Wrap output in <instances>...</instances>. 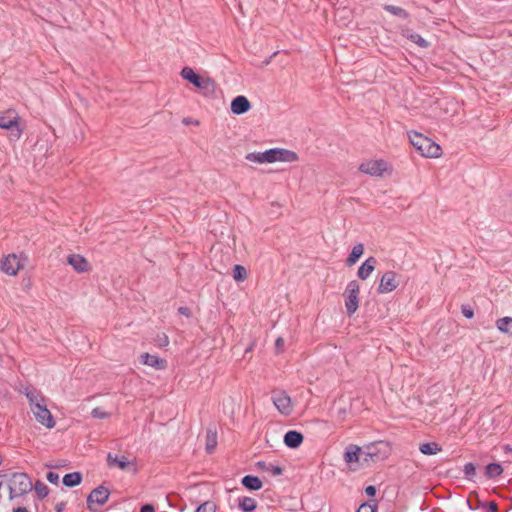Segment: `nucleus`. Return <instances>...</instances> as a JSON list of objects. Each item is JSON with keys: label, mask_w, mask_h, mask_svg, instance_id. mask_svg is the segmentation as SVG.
<instances>
[{"label": "nucleus", "mask_w": 512, "mask_h": 512, "mask_svg": "<svg viewBox=\"0 0 512 512\" xmlns=\"http://www.w3.org/2000/svg\"><path fill=\"white\" fill-rule=\"evenodd\" d=\"M409 140L412 146L424 157L438 158L442 154L439 144L418 132H411Z\"/></svg>", "instance_id": "f257e3e1"}, {"label": "nucleus", "mask_w": 512, "mask_h": 512, "mask_svg": "<svg viewBox=\"0 0 512 512\" xmlns=\"http://www.w3.org/2000/svg\"><path fill=\"white\" fill-rule=\"evenodd\" d=\"M7 485L10 500L23 496L33 489V484L29 476L26 473L21 472L11 474Z\"/></svg>", "instance_id": "f03ea898"}, {"label": "nucleus", "mask_w": 512, "mask_h": 512, "mask_svg": "<svg viewBox=\"0 0 512 512\" xmlns=\"http://www.w3.org/2000/svg\"><path fill=\"white\" fill-rule=\"evenodd\" d=\"M20 117L15 110H8L0 114V128L10 131L11 140H19L23 130L19 126Z\"/></svg>", "instance_id": "7ed1b4c3"}, {"label": "nucleus", "mask_w": 512, "mask_h": 512, "mask_svg": "<svg viewBox=\"0 0 512 512\" xmlns=\"http://www.w3.org/2000/svg\"><path fill=\"white\" fill-rule=\"evenodd\" d=\"M266 163L286 162L292 163L298 160V155L285 148H272L263 152Z\"/></svg>", "instance_id": "20e7f679"}, {"label": "nucleus", "mask_w": 512, "mask_h": 512, "mask_svg": "<svg viewBox=\"0 0 512 512\" xmlns=\"http://www.w3.org/2000/svg\"><path fill=\"white\" fill-rule=\"evenodd\" d=\"M360 286L356 280L348 282L345 289V308L349 316L353 315L359 307Z\"/></svg>", "instance_id": "39448f33"}, {"label": "nucleus", "mask_w": 512, "mask_h": 512, "mask_svg": "<svg viewBox=\"0 0 512 512\" xmlns=\"http://www.w3.org/2000/svg\"><path fill=\"white\" fill-rule=\"evenodd\" d=\"M362 449L364 463L384 460L388 454V446L384 442L371 443Z\"/></svg>", "instance_id": "423d86ee"}, {"label": "nucleus", "mask_w": 512, "mask_h": 512, "mask_svg": "<svg viewBox=\"0 0 512 512\" xmlns=\"http://www.w3.org/2000/svg\"><path fill=\"white\" fill-rule=\"evenodd\" d=\"M181 76L183 79L187 80L188 82L192 83L195 87L204 90V91H210L214 88V81L209 78H203L200 77L198 74L195 73V71L190 67H184L181 70Z\"/></svg>", "instance_id": "0eeeda50"}, {"label": "nucleus", "mask_w": 512, "mask_h": 512, "mask_svg": "<svg viewBox=\"0 0 512 512\" xmlns=\"http://www.w3.org/2000/svg\"><path fill=\"white\" fill-rule=\"evenodd\" d=\"M26 257L22 254H9L1 261V271L9 276H15L25 265Z\"/></svg>", "instance_id": "6e6552de"}, {"label": "nucleus", "mask_w": 512, "mask_h": 512, "mask_svg": "<svg viewBox=\"0 0 512 512\" xmlns=\"http://www.w3.org/2000/svg\"><path fill=\"white\" fill-rule=\"evenodd\" d=\"M110 496V491L104 486H98L87 497V507L90 511H97L98 506L104 505Z\"/></svg>", "instance_id": "1a4fd4ad"}, {"label": "nucleus", "mask_w": 512, "mask_h": 512, "mask_svg": "<svg viewBox=\"0 0 512 512\" xmlns=\"http://www.w3.org/2000/svg\"><path fill=\"white\" fill-rule=\"evenodd\" d=\"M271 400L276 409L285 416H288L293 411L292 401L290 396L283 390H277L272 393Z\"/></svg>", "instance_id": "9d476101"}, {"label": "nucleus", "mask_w": 512, "mask_h": 512, "mask_svg": "<svg viewBox=\"0 0 512 512\" xmlns=\"http://www.w3.org/2000/svg\"><path fill=\"white\" fill-rule=\"evenodd\" d=\"M107 465L110 468L117 467L122 471H132L136 472V464L133 460H129L124 455H117L109 452L107 454Z\"/></svg>", "instance_id": "9b49d317"}, {"label": "nucleus", "mask_w": 512, "mask_h": 512, "mask_svg": "<svg viewBox=\"0 0 512 512\" xmlns=\"http://www.w3.org/2000/svg\"><path fill=\"white\" fill-rule=\"evenodd\" d=\"M35 419L38 423L46 427L47 429H52L55 427L56 422L51 414L50 410L47 407V403H43L31 410Z\"/></svg>", "instance_id": "f8f14e48"}, {"label": "nucleus", "mask_w": 512, "mask_h": 512, "mask_svg": "<svg viewBox=\"0 0 512 512\" xmlns=\"http://www.w3.org/2000/svg\"><path fill=\"white\" fill-rule=\"evenodd\" d=\"M399 286L398 275L394 271H386L380 278L377 292L387 294L394 291Z\"/></svg>", "instance_id": "ddd939ff"}, {"label": "nucleus", "mask_w": 512, "mask_h": 512, "mask_svg": "<svg viewBox=\"0 0 512 512\" xmlns=\"http://www.w3.org/2000/svg\"><path fill=\"white\" fill-rule=\"evenodd\" d=\"M387 162L384 160H369L359 166V170L370 176H382L387 170Z\"/></svg>", "instance_id": "4468645a"}, {"label": "nucleus", "mask_w": 512, "mask_h": 512, "mask_svg": "<svg viewBox=\"0 0 512 512\" xmlns=\"http://www.w3.org/2000/svg\"><path fill=\"white\" fill-rule=\"evenodd\" d=\"M343 457L344 461L354 470L358 467L360 462L364 463L363 449L357 445H349Z\"/></svg>", "instance_id": "2eb2a0df"}, {"label": "nucleus", "mask_w": 512, "mask_h": 512, "mask_svg": "<svg viewBox=\"0 0 512 512\" xmlns=\"http://www.w3.org/2000/svg\"><path fill=\"white\" fill-rule=\"evenodd\" d=\"M27 398L30 410L46 402L44 395L38 389L27 386L21 391Z\"/></svg>", "instance_id": "dca6fc26"}, {"label": "nucleus", "mask_w": 512, "mask_h": 512, "mask_svg": "<svg viewBox=\"0 0 512 512\" xmlns=\"http://www.w3.org/2000/svg\"><path fill=\"white\" fill-rule=\"evenodd\" d=\"M251 108V104L247 97L237 96L231 102V111L233 114L241 115L248 112Z\"/></svg>", "instance_id": "f3484780"}, {"label": "nucleus", "mask_w": 512, "mask_h": 512, "mask_svg": "<svg viewBox=\"0 0 512 512\" xmlns=\"http://www.w3.org/2000/svg\"><path fill=\"white\" fill-rule=\"evenodd\" d=\"M376 266V259L374 257H369L366 259L357 271V276L361 280H366L370 277L372 272L374 271Z\"/></svg>", "instance_id": "a211bd4d"}, {"label": "nucleus", "mask_w": 512, "mask_h": 512, "mask_svg": "<svg viewBox=\"0 0 512 512\" xmlns=\"http://www.w3.org/2000/svg\"><path fill=\"white\" fill-rule=\"evenodd\" d=\"M140 361L144 365H148L159 370L164 369L166 366V361L164 359H161L149 353L141 354Z\"/></svg>", "instance_id": "6ab92c4d"}, {"label": "nucleus", "mask_w": 512, "mask_h": 512, "mask_svg": "<svg viewBox=\"0 0 512 512\" xmlns=\"http://www.w3.org/2000/svg\"><path fill=\"white\" fill-rule=\"evenodd\" d=\"M67 261L78 273H83L87 270L88 262L79 254L69 255Z\"/></svg>", "instance_id": "aec40b11"}, {"label": "nucleus", "mask_w": 512, "mask_h": 512, "mask_svg": "<svg viewBox=\"0 0 512 512\" xmlns=\"http://www.w3.org/2000/svg\"><path fill=\"white\" fill-rule=\"evenodd\" d=\"M303 435L295 430H290L284 435V443L289 448H297L303 442Z\"/></svg>", "instance_id": "412c9836"}, {"label": "nucleus", "mask_w": 512, "mask_h": 512, "mask_svg": "<svg viewBox=\"0 0 512 512\" xmlns=\"http://www.w3.org/2000/svg\"><path fill=\"white\" fill-rule=\"evenodd\" d=\"M218 440H217V432L216 430L212 428H208L206 431V438H205V449L207 453H213L216 446H217Z\"/></svg>", "instance_id": "4be33fe9"}, {"label": "nucleus", "mask_w": 512, "mask_h": 512, "mask_svg": "<svg viewBox=\"0 0 512 512\" xmlns=\"http://www.w3.org/2000/svg\"><path fill=\"white\" fill-rule=\"evenodd\" d=\"M242 485L249 490H259L262 488V481L253 475H246L241 480Z\"/></svg>", "instance_id": "5701e85b"}, {"label": "nucleus", "mask_w": 512, "mask_h": 512, "mask_svg": "<svg viewBox=\"0 0 512 512\" xmlns=\"http://www.w3.org/2000/svg\"><path fill=\"white\" fill-rule=\"evenodd\" d=\"M82 475L80 472L67 473L63 477V484L67 487H74L81 483Z\"/></svg>", "instance_id": "b1692460"}, {"label": "nucleus", "mask_w": 512, "mask_h": 512, "mask_svg": "<svg viewBox=\"0 0 512 512\" xmlns=\"http://www.w3.org/2000/svg\"><path fill=\"white\" fill-rule=\"evenodd\" d=\"M496 327L501 333L512 335V317L499 318Z\"/></svg>", "instance_id": "393cba45"}, {"label": "nucleus", "mask_w": 512, "mask_h": 512, "mask_svg": "<svg viewBox=\"0 0 512 512\" xmlns=\"http://www.w3.org/2000/svg\"><path fill=\"white\" fill-rule=\"evenodd\" d=\"M419 450L425 455H435L442 450L441 446L436 442L422 443L419 446Z\"/></svg>", "instance_id": "a878e982"}, {"label": "nucleus", "mask_w": 512, "mask_h": 512, "mask_svg": "<svg viewBox=\"0 0 512 512\" xmlns=\"http://www.w3.org/2000/svg\"><path fill=\"white\" fill-rule=\"evenodd\" d=\"M364 252V247L361 243L356 244L350 253V255L347 258V265L352 266L354 265L357 260L362 256Z\"/></svg>", "instance_id": "bb28decb"}, {"label": "nucleus", "mask_w": 512, "mask_h": 512, "mask_svg": "<svg viewBox=\"0 0 512 512\" xmlns=\"http://www.w3.org/2000/svg\"><path fill=\"white\" fill-rule=\"evenodd\" d=\"M403 36H405L412 42L416 43L421 48H426L429 46V43L417 33H412L409 30H404Z\"/></svg>", "instance_id": "cd10ccee"}, {"label": "nucleus", "mask_w": 512, "mask_h": 512, "mask_svg": "<svg viewBox=\"0 0 512 512\" xmlns=\"http://www.w3.org/2000/svg\"><path fill=\"white\" fill-rule=\"evenodd\" d=\"M503 472L502 466L499 463H490L485 468V475L487 478H496Z\"/></svg>", "instance_id": "c85d7f7f"}, {"label": "nucleus", "mask_w": 512, "mask_h": 512, "mask_svg": "<svg viewBox=\"0 0 512 512\" xmlns=\"http://www.w3.org/2000/svg\"><path fill=\"white\" fill-rule=\"evenodd\" d=\"M384 10H386L390 14H392L396 17L402 18V19H407L409 17V13L406 10H404L403 8L398 7V6L387 4V5H384Z\"/></svg>", "instance_id": "c756f323"}, {"label": "nucleus", "mask_w": 512, "mask_h": 512, "mask_svg": "<svg viewBox=\"0 0 512 512\" xmlns=\"http://www.w3.org/2000/svg\"><path fill=\"white\" fill-rule=\"evenodd\" d=\"M239 506L244 512H252L256 509V501L251 497H243Z\"/></svg>", "instance_id": "7c9ffc66"}, {"label": "nucleus", "mask_w": 512, "mask_h": 512, "mask_svg": "<svg viewBox=\"0 0 512 512\" xmlns=\"http://www.w3.org/2000/svg\"><path fill=\"white\" fill-rule=\"evenodd\" d=\"M233 278L237 282H243L247 278V271L242 265H235L233 268Z\"/></svg>", "instance_id": "2f4dec72"}, {"label": "nucleus", "mask_w": 512, "mask_h": 512, "mask_svg": "<svg viewBox=\"0 0 512 512\" xmlns=\"http://www.w3.org/2000/svg\"><path fill=\"white\" fill-rule=\"evenodd\" d=\"M33 488L40 499L45 498L49 493L48 487L41 481H37Z\"/></svg>", "instance_id": "473e14b6"}, {"label": "nucleus", "mask_w": 512, "mask_h": 512, "mask_svg": "<svg viewBox=\"0 0 512 512\" xmlns=\"http://www.w3.org/2000/svg\"><path fill=\"white\" fill-rule=\"evenodd\" d=\"M246 159L256 163H266L263 152H252L247 154Z\"/></svg>", "instance_id": "72a5a7b5"}, {"label": "nucleus", "mask_w": 512, "mask_h": 512, "mask_svg": "<svg viewBox=\"0 0 512 512\" xmlns=\"http://www.w3.org/2000/svg\"><path fill=\"white\" fill-rule=\"evenodd\" d=\"M463 472L467 479H472L476 474V467L473 463H466Z\"/></svg>", "instance_id": "f704fd0d"}, {"label": "nucleus", "mask_w": 512, "mask_h": 512, "mask_svg": "<svg viewBox=\"0 0 512 512\" xmlns=\"http://www.w3.org/2000/svg\"><path fill=\"white\" fill-rule=\"evenodd\" d=\"M91 415L96 419H106L110 416V414L104 411L100 407H96L92 410Z\"/></svg>", "instance_id": "c9c22d12"}, {"label": "nucleus", "mask_w": 512, "mask_h": 512, "mask_svg": "<svg viewBox=\"0 0 512 512\" xmlns=\"http://www.w3.org/2000/svg\"><path fill=\"white\" fill-rule=\"evenodd\" d=\"M376 511V505L371 503H363L358 508L357 512H375Z\"/></svg>", "instance_id": "e433bc0d"}, {"label": "nucleus", "mask_w": 512, "mask_h": 512, "mask_svg": "<svg viewBox=\"0 0 512 512\" xmlns=\"http://www.w3.org/2000/svg\"><path fill=\"white\" fill-rule=\"evenodd\" d=\"M461 312H462L463 316L468 319H471L474 316L473 309L468 305H463L461 308Z\"/></svg>", "instance_id": "4c0bfd02"}, {"label": "nucleus", "mask_w": 512, "mask_h": 512, "mask_svg": "<svg viewBox=\"0 0 512 512\" xmlns=\"http://www.w3.org/2000/svg\"><path fill=\"white\" fill-rule=\"evenodd\" d=\"M46 479L52 484H58L59 475L53 471H49L46 475Z\"/></svg>", "instance_id": "58836bf2"}, {"label": "nucleus", "mask_w": 512, "mask_h": 512, "mask_svg": "<svg viewBox=\"0 0 512 512\" xmlns=\"http://www.w3.org/2000/svg\"><path fill=\"white\" fill-rule=\"evenodd\" d=\"M484 506L487 508L486 512H497L498 511V505L495 501H490V502L484 504Z\"/></svg>", "instance_id": "ea45409f"}, {"label": "nucleus", "mask_w": 512, "mask_h": 512, "mask_svg": "<svg viewBox=\"0 0 512 512\" xmlns=\"http://www.w3.org/2000/svg\"><path fill=\"white\" fill-rule=\"evenodd\" d=\"M284 347V339L282 337H278L275 341V348L277 353H280L283 351Z\"/></svg>", "instance_id": "a19ab883"}, {"label": "nucleus", "mask_w": 512, "mask_h": 512, "mask_svg": "<svg viewBox=\"0 0 512 512\" xmlns=\"http://www.w3.org/2000/svg\"><path fill=\"white\" fill-rule=\"evenodd\" d=\"M270 467L268 468V471H270L273 475H280L282 474L283 470L281 467L279 466H275V465H269Z\"/></svg>", "instance_id": "79ce46f5"}, {"label": "nucleus", "mask_w": 512, "mask_h": 512, "mask_svg": "<svg viewBox=\"0 0 512 512\" xmlns=\"http://www.w3.org/2000/svg\"><path fill=\"white\" fill-rule=\"evenodd\" d=\"M196 512H211V508H210L209 503L206 502V503L201 504L197 508Z\"/></svg>", "instance_id": "37998d69"}, {"label": "nucleus", "mask_w": 512, "mask_h": 512, "mask_svg": "<svg viewBox=\"0 0 512 512\" xmlns=\"http://www.w3.org/2000/svg\"><path fill=\"white\" fill-rule=\"evenodd\" d=\"M178 312H179V314L184 315L186 317L191 316V311L188 307H179Z\"/></svg>", "instance_id": "c03bdc74"}, {"label": "nucleus", "mask_w": 512, "mask_h": 512, "mask_svg": "<svg viewBox=\"0 0 512 512\" xmlns=\"http://www.w3.org/2000/svg\"><path fill=\"white\" fill-rule=\"evenodd\" d=\"M365 492L368 496L373 497L376 494V488L372 485L367 486Z\"/></svg>", "instance_id": "a18cd8bd"}, {"label": "nucleus", "mask_w": 512, "mask_h": 512, "mask_svg": "<svg viewBox=\"0 0 512 512\" xmlns=\"http://www.w3.org/2000/svg\"><path fill=\"white\" fill-rule=\"evenodd\" d=\"M168 343H169V340L165 334H163L162 336H159V345L160 346H166V345H168Z\"/></svg>", "instance_id": "49530a36"}, {"label": "nucleus", "mask_w": 512, "mask_h": 512, "mask_svg": "<svg viewBox=\"0 0 512 512\" xmlns=\"http://www.w3.org/2000/svg\"><path fill=\"white\" fill-rule=\"evenodd\" d=\"M140 512H155L154 507L150 504H145L141 507Z\"/></svg>", "instance_id": "de8ad7c7"}, {"label": "nucleus", "mask_w": 512, "mask_h": 512, "mask_svg": "<svg viewBox=\"0 0 512 512\" xmlns=\"http://www.w3.org/2000/svg\"><path fill=\"white\" fill-rule=\"evenodd\" d=\"M65 506H66V503L65 502H59L56 504L55 506V511L56 512H63L64 509H65Z\"/></svg>", "instance_id": "09e8293b"}, {"label": "nucleus", "mask_w": 512, "mask_h": 512, "mask_svg": "<svg viewBox=\"0 0 512 512\" xmlns=\"http://www.w3.org/2000/svg\"><path fill=\"white\" fill-rule=\"evenodd\" d=\"M13 512H28L26 508L19 507L13 510Z\"/></svg>", "instance_id": "8fccbe9b"}]
</instances>
